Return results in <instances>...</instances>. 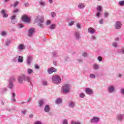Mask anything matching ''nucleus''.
<instances>
[{"label": "nucleus", "mask_w": 124, "mask_h": 124, "mask_svg": "<svg viewBox=\"0 0 124 124\" xmlns=\"http://www.w3.org/2000/svg\"><path fill=\"white\" fill-rule=\"evenodd\" d=\"M31 101V99L29 98L27 99V101L30 102Z\"/></svg>", "instance_id": "61"}, {"label": "nucleus", "mask_w": 124, "mask_h": 124, "mask_svg": "<svg viewBox=\"0 0 124 124\" xmlns=\"http://www.w3.org/2000/svg\"><path fill=\"white\" fill-rule=\"evenodd\" d=\"M12 94H13V97L14 98H15V97L16 96V94H15V93H13Z\"/></svg>", "instance_id": "51"}, {"label": "nucleus", "mask_w": 124, "mask_h": 124, "mask_svg": "<svg viewBox=\"0 0 124 124\" xmlns=\"http://www.w3.org/2000/svg\"><path fill=\"white\" fill-rule=\"evenodd\" d=\"M5 2H7V1H9V0H5Z\"/></svg>", "instance_id": "62"}, {"label": "nucleus", "mask_w": 124, "mask_h": 124, "mask_svg": "<svg viewBox=\"0 0 124 124\" xmlns=\"http://www.w3.org/2000/svg\"><path fill=\"white\" fill-rule=\"evenodd\" d=\"M97 17H99L100 16V13H97L96 14Z\"/></svg>", "instance_id": "53"}, {"label": "nucleus", "mask_w": 124, "mask_h": 124, "mask_svg": "<svg viewBox=\"0 0 124 124\" xmlns=\"http://www.w3.org/2000/svg\"><path fill=\"white\" fill-rule=\"evenodd\" d=\"M22 20L23 22L26 24H30L31 23V17L25 15L22 16Z\"/></svg>", "instance_id": "3"}, {"label": "nucleus", "mask_w": 124, "mask_h": 124, "mask_svg": "<svg viewBox=\"0 0 124 124\" xmlns=\"http://www.w3.org/2000/svg\"><path fill=\"white\" fill-rule=\"evenodd\" d=\"M99 122V118L97 117H94L91 120V123L93 124V123H98Z\"/></svg>", "instance_id": "9"}, {"label": "nucleus", "mask_w": 124, "mask_h": 124, "mask_svg": "<svg viewBox=\"0 0 124 124\" xmlns=\"http://www.w3.org/2000/svg\"><path fill=\"white\" fill-rule=\"evenodd\" d=\"M22 114H23V115H25L26 114V111H22Z\"/></svg>", "instance_id": "56"}, {"label": "nucleus", "mask_w": 124, "mask_h": 124, "mask_svg": "<svg viewBox=\"0 0 124 124\" xmlns=\"http://www.w3.org/2000/svg\"><path fill=\"white\" fill-rule=\"evenodd\" d=\"M52 69H53V72H57V69L54 68H52Z\"/></svg>", "instance_id": "52"}, {"label": "nucleus", "mask_w": 124, "mask_h": 124, "mask_svg": "<svg viewBox=\"0 0 124 124\" xmlns=\"http://www.w3.org/2000/svg\"><path fill=\"white\" fill-rule=\"evenodd\" d=\"M51 24V21L50 20H47L46 22V25H50Z\"/></svg>", "instance_id": "47"}, {"label": "nucleus", "mask_w": 124, "mask_h": 124, "mask_svg": "<svg viewBox=\"0 0 124 124\" xmlns=\"http://www.w3.org/2000/svg\"><path fill=\"white\" fill-rule=\"evenodd\" d=\"M98 65H96V64H93V69H94L95 70H96V69H98Z\"/></svg>", "instance_id": "23"}, {"label": "nucleus", "mask_w": 124, "mask_h": 124, "mask_svg": "<svg viewBox=\"0 0 124 124\" xmlns=\"http://www.w3.org/2000/svg\"><path fill=\"white\" fill-rule=\"evenodd\" d=\"M43 84H44V85H47V81H44L43 82Z\"/></svg>", "instance_id": "58"}, {"label": "nucleus", "mask_w": 124, "mask_h": 124, "mask_svg": "<svg viewBox=\"0 0 124 124\" xmlns=\"http://www.w3.org/2000/svg\"><path fill=\"white\" fill-rule=\"evenodd\" d=\"M85 92L88 93V94H91V93H93V90L90 88H86Z\"/></svg>", "instance_id": "10"}, {"label": "nucleus", "mask_w": 124, "mask_h": 124, "mask_svg": "<svg viewBox=\"0 0 124 124\" xmlns=\"http://www.w3.org/2000/svg\"><path fill=\"white\" fill-rule=\"evenodd\" d=\"M45 112H48L49 111H50V107H49V105H46L45 107Z\"/></svg>", "instance_id": "15"}, {"label": "nucleus", "mask_w": 124, "mask_h": 124, "mask_svg": "<svg viewBox=\"0 0 124 124\" xmlns=\"http://www.w3.org/2000/svg\"><path fill=\"white\" fill-rule=\"evenodd\" d=\"M77 27L78 28V29H81V25H80V24L79 23H77L76 24Z\"/></svg>", "instance_id": "35"}, {"label": "nucleus", "mask_w": 124, "mask_h": 124, "mask_svg": "<svg viewBox=\"0 0 124 124\" xmlns=\"http://www.w3.org/2000/svg\"><path fill=\"white\" fill-rule=\"evenodd\" d=\"M108 89L109 93H113L115 90L114 86H109Z\"/></svg>", "instance_id": "14"}, {"label": "nucleus", "mask_w": 124, "mask_h": 124, "mask_svg": "<svg viewBox=\"0 0 124 124\" xmlns=\"http://www.w3.org/2000/svg\"><path fill=\"white\" fill-rule=\"evenodd\" d=\"M19 4V2L18 1H16L14 3V7H16L17 5Z\"/></svg>", "instance_id": "30"}, {"label": "nucleus", "mask_w": 124, "mask_h": 124, "mask_svg": "<svg viewBox=\"0 0 124 124\" xmlns=\"http://www.w3.org/2000/svg\"><path fill=\"white\" fill-rule=\"evenodd\" d=\"M78 7H79V8H84V7H85V5L84 4V3H80L78 5Z\"/></svg>", "instance_id": "20"}, {"label": "nucleus", "mask_w": 124, "mask_h": 124, "mask_svg": "<svg viewBox=\"0 0 124 124\" xmlns=\"http://www.w3.org/2000/svg\"><path fill=\"white\" fill-rule=\"evenodd\" d=\"M1 34V35H5V34H6V33L5 31H2Z\"/></svg>", "instance_id": "45"}, {"label": "nucleus", "mask_w": 124, "mask_h": 124, "mask_svg": "<svg viewBox=\"0 0 124 124\" xmlns=\"http://www.w3.org/2000/svg\"><path fill=\"white\" fill-rule=\"evenodd\" d=\"M33 33H34V28H31L28 31V35L29 37L32 36Z\"/></svg>", "instance_id": "5"}, {"label": "nucleus", "mask_w": 124, "mask_h": 124, "mask_svg": "<svg viewBox=\"0 0 124 124\" xmlns=\"http://www.w3.org/2000/svg\"><path fill=\"white\" fill-rule=\"evenodd\" d=\"M102 7L99 6L97 7V10H98V11H100V12H101V11H102Z\"/></svg>", "instance_id": "25"}, {"label": "nucleus", "mask_w": 124, "mask_h": 124, "mask_svg": "<svg viewBox=\"0 0 124 124\" xmlns=\"http://www.w3.org/2000/svg\"><path fill=\"white\" fill-rule=\"evenodd\" d=\"M70 90V88L68 84H66L63 87V93H68Z\"/></svg>", "instance_id": "4"}, {"label": "nucleus", "mask_w": 124, "mask_h": 124, "mask_svg": "<svg viewBox=\"0 0 124 124\" xmlns=\"http://www.w3.org/2000/svg\"><path fill=\"white\" fill-rule=\"evenodd\" d=\"M95 31V30L93 29V28L90 27L88 29V32L90 33H93Z\"/></svg>", "instance_id": "11"}, {"label": "nucleus", "mask_w": 124, "mask_h": 124, "mask_svg": "<svg viewBox=\"0 0 124 124\" xmlns=\"http://www.w3.org/2000/svg\"><path fill=\"white\" fill-rule=\"evenodd\" d=\"M25 48V46L23 44H20L18 46V49L19 50H23Z\"/></svg>", "instance_id": "17"}, {"label": "nucleus", "mask_w": 124, "mask_h": 124, "mask_svg": "<svg viewBox=\"0 0 124 124\" xmlns=\"http://www.w3.org/2000/svg\"><path fill=\"white\" fill-rule=\"evenodd\" d=\"M90 78H95V75L93 74H90Z\"/></svg>", "instance_id": "36"}, {"label": "nucleus", "mask_w": 124, "mask_h": 124, "mask_svg": "<svg viewBox=\"0 0 124 124\" xmlns=\"http://www.w3.org/2000/svg\"><path fill=\"white\" fill-rule=\"evenodd\" d=\"M49 1L50 3H52V2H53V0H49Z\"/></svg>", "instance_id": "60"}, {"label": "nucleus", "mask_w": 124, "mask_h": 124, "mask_svg": "<svg viewBox=\"0 0 124 124\" xmlns=\"http://www.w3.org/2000/svg\"><path fill=\"white\" fill-rule=\"evenodd\" d=\"M24 81H27L28 82H31V78L29 77H26L24 76Z\"/></svg>", "instance_id": "16"}, {"label": "nucleus", "mask_w": 124, "mask_h": 124, "mask_svg": "<svg viewBox=\"0 0 124 124\" xmlns=\"http://www.w3.org/2000/svg\"><path fill=\"white\" fill-rule=\"evenodd\" d=\"M123 53L124 54V49L122 50Z\"/></svg>", "instance_id": "63"}, {"label": "nucleus", "mask_w": 124, "mask_h": 124, "mask_svg": "<svg viewBox=\"0 0 124 124\" xmlns=\"http://www.w3.org/2000/svg\"><path fill=\"white\" fill-rule=\"evenodd\" d=\"M34 124H42L41 122H36Z\"/></svg>", "instance_id": "54"}, {"label": "nucleus", "mask_w": 124, "mask_h": 124, "mask_svg": "<svg viewBox=\"0 0 124 124\" xmlns=\"http://www.w3.org/2000/svg\"><path fill=\"white\" fill-rule=\"evenodd\" d=\"M14 81H15V78L13 77L11 78L10 79V82H14Z\"/></svg>", "instance_id": "33"}, {"label": "nucleus", "mask_w": 124, "mask_h": 124, "mask_svg": "<svg viewBox=\"0 0 124 124\" xmlns=\"http://www.w3.org/2000/svg\"><path fill=\"white\" fill-rule=\"evenodd\" d=\"M118 120L119 121H121V120H123V116L122 115L118 116Z\"/></svg>", "instance_id": "37"}, {"label": "nucleus", "mask_w": 124, "mask_h": 124, "mask_svg": "<svg viewBox=\"0 0 124 124\" xmlns=\"http://www.w3.org/2000/svg\"><path fill=\"white\" fill-rule=\"evenodd\" d=\"M83 57H87V54L86 53H84L83 54Z\"/></svg>", "instance_id": "57"}, {"label": "nucleus", "mask_w": 124, "mask_h": 124, "mask_svg": "<svg viewBox=\"0 0 124 124\" xmlns=\"http://www.w3.org/2000/svg\"><path fill=\"white\" fill-rule=\"evenodd\" d=\"M9 88H10V89H12L13 88V84L12 83V82H10Z\"/></svg>", "instance_id": "27"}, {"label": "nucleus", "mask_w": 124, "mask_h": 124, "mask_svg": "<svg viewBox=\"0 0 124 124\" xmlns=\"http://www.w3.org/2000/svg\"><path fill=\"white\" fill-rule=\"evenodd\" d=\"M73 24H74V21H70L69 23V26H72V25H73Z\"/></svg>", "instance_id": "42"}, {"label": "nucleus", "mask_w": 124, "mask_h": 124, "mask_svg": "<svg viewBox=\"0 0 124 124\" xmlns=\"http://www.w3.org/2000/svg\"><path fill=\"white\" fill-rule=\"evenodd\" d=\"M75 36L76 37L77 39H79L80 37V34L78 32L75 33Z\"/></svg>", "instance_id": "24"}, {"label": "nucleus", "mask_w": 124, "mask_h": 124, "mask_svg": "<svg viewBox=\"0 0 124 124\" xmlns=\"http://www.w3.org/2000/svg\"><path fill=\"white\" fill-rule=\"evenodd\" d=\"M79 96L81 98H83L85 97V94L84 93H81L79 94Z\"/></svg>", "instance_id": "29"}, {"label": "nucleus", "mask_w": 124, "mask_h": 124, "mask_svg": "<svg viewBox=\"0 0 124 124\" xmlns=\"http://www.w3.org/2000/svg\"><path fill=\"white\" fill-rule=\"evenodd\" d=\"M30 118H32L33 117V114H31L29 115Z\"/></svg>", "instance_id": "55"}, {"label": "nucleus", "mask_w": 124, "mask_h": 124, "mask_svg": "<svg viewBox=\"0 0 124 124\" xmlns=\"http://www.w3.org/2000/svg\"><path fill=\"white\" fill-rule=\"evenodd\" d=\"M63 124H68L67 120H64V121H63Z\"/></svg>", "instance_id": "43"}, {"label": "nucleus", "mask_w": 124, "mask_h": 124, "mask_svg": "<svg viewBox=\"0 0 124 124\" xmlns=\"http://www.w3.org/2000/svg\"><path fill=\"white\" fill-rule=\"evenodd\" d=\"M24 5H25V6H29L30 4L28 2H27L24 4Z\"/></svg>", "instance_id": "46"}, {"label": "nucleus", "mask_w": 124, "mask_h": 124, "mask_svg": "<svg viewBox=\"0 0 124 124\" xmlns=\"http://www.w3.org/2000/svg\"><path fill=\"white\" fill-rule=\"evenodd\" d=\"M112 46L113 47H117L118 46V44H117V43H113L112 44Z\"/></svg>", "instance_id": "38"}, {"label": "nucleus", "mask_w": 124, "mask_h": 124, "mask_svg": "<svg viewBox=\"0 0 124 124\" xmlns=\"http://www.w3.org/2000/svg\"><path fill=\"white\" fill-rule=\"evenodd\" d=\"M98 60L99 61V62H101V61H102V57L99 56L98 57Z\"/></svg>", "instance_id": "41"}, {"label": "nucleus", "mask_w": 124, "mask_h": 124, "mask_svg": "<svg viewBox=\"0 0 124 124\" xmlns=\"http://www.w3.org/2000/svg\"><path fill=\"white\" fill-rule=\"evenodd\" d=\"M18 62H23V56H19Z\"/></svg>", "instance_id": "21"}, {"label": "nucleus", "mask_w": 124, "mask_h": 124, "mask_svg": "<svg viewBox=\"0 0 124 124\" xmlns=\"http://www.w3.org/2000/svg\"><path fill=\"white\" fill-rule=\"evenodd\" d=\"M120 5H124V1H120L119 2Z\"/></svg>", "instance_id": "39"}, {"label": "nucleus", "mask_w": 124, "mask_h": 124, "mask_svg": "<svg viewBox=\"0 0 124 124\" xmlns=\"http://www.w3.org/2000/svg\"><path fill=\"white\" fill-rule=\"evenodd\" d=\"M69 106H70L71 107H74V103L73 102H71L70 103V104H69Z\"/></svg>", "instance_id": "34"}, {"label": "nucleus", "mask_w": 124, "mask_h": 124, "mask_svg": "<svg viewBox=\"0 0 124 124\" xmlns=\"http://www.w3.org/2000/svg\"><path fill=\"white\" fill-rule=\"evenodd\" d=\"M36 23L39 24L38 25L41 28L43 27V24H42L43 23V18H41L40 16H37V19L34 21V24H36Z\"/></svg>", "instance_id": "2"}, {"label": "nucleus", "mask_w": 124, "mask_h": 124, "mask_svg": "<svg viewBox=\"0 0 124 124\" xmlns=\"http://www.w3.org/2000/svg\"><path fill=\"white\" fill-rule=\"evenodd\" d=\"M25 76H22L21 77H19L18 78V83L19 84H23V81H24Z\"/></svg>", "instance_id": "8"}, {"label": "nucleus", "mask_w": 124, "mask_h": 124, "mask_svg": "<svg viewBox=\"0 0 124 124\" xmlns=\"http://www.w3.org/2000/svg\"><path fill=\"white\" fill-rule=\"evenodd\" d=\"M16 19V15H14L11 16V22L13 24H15V23H17V20Z\"/></svg>", "instance_id": "7"}, {"label": "nucleus", "mask_w": 124, "mask_h": 124, "mask_svg": "<svg viewBox=\"0 0 124 124\" xmlns=\"http://www.w3.org/2000/svg\"><path fill=\"white\" fill-rule=\"evenodd\" d=\"M55 28H56V25H55V24H53V25H50V29L51 30H53V29H55Z\"/></svg>", "instance_id": "32"}, {"label": "nucleus", "mask_w": 124, "mask_h": 124, "mask_svg": "<svg viewBox=\"0 0 124 124\" xmlns=\"http://www.w3.org/2000/svg\"><path fill=\"white\" fill-rule=\"evenodd\" d=\"M52 82L54 84H60L61 83V78L57 75L53 76L52 78Z\"/></svg>", "instance_id": "1"}, {"label": "nucleus", "mask_w": 124, "mask_h": 124, "mask_svg": "<svg viewBox=\"0 0 124 124\" xmlns=\"http://www.w3.org/2000/svg\"><path fill=\"white\" fill-rule=\"evenodd\" d=\"M99 23L100 24H103V20H102V19H100Z\"/></svg>", "instance_id": "50"}, {"label": "nucleus", "mask_w": 124, "mask_h": 124, "mask_svg": "<svg viewBox=\"0 0 124 124\" xmlns=\"http://www.w3.org/2000/svg\"><path fill=\"white\" fill-rule=\"evenodd\" d=\"M43 104H44V101H43V100L39 101V106L40 107H41V106H42V105H43Z\"/></svg>", "instance_id": "18"}, {"label": "nucleus", "mask_w": 124, "mask_h": 124, "mask_svg": "<svg viewBox=\"0 0 124 124\" xmlns=\"http://www.w3.org/2000/svg\"><path fill=\"white\" fill-rule=\"evenodd\" d=\"M121 76H123L122 75H119V77H121Z\"/></svg>", "instance_id": "64"}, {"label": "nucleus", "mask_w": 124, "mask_h": 124, "mask_svg": "<svg viewBox=\"0 0 124 124\" xmlns=\"http://www.w3.org/2000/svg\"><path fill=\"white\" fill-rule=\"evenodd\" d=\"M34 67H35V68H36V69H39V66H38V65H37V64H35Z\"/></svg>", "instance_id": "40"}, {"label": "nucleus", "mask_w": 124, "mask_h": 124, "mask_svg": "<svg viewBox=\"0 0 124 124\" xmlns=\"http://www.w3.org/2000/svg\"><path fill=\"white\" fill-rule=\"evenodd\" d=\"M108 15V13H105L104 17H107Z\"/></svg>", "instance_id": "48"}, {"label": "nucleus", "mask_w": 124, "mask_h": 124, "mask_svg": "<svg viewBox=\"0 0 124 124\" xmlns=\"http://www.w3.org/2000/svg\"><path fill=\"white\" fill-rule=\"evenodd\" d=\"M1 13L2 14L3 18H6V17L8 16V15L5 13V10H2L1 11Z\"/></svg>", "instance_id": "12"}, {"label": "nucleus", "mask_w": 124, "mask_h": 124, "mask_svg": "<svg viewBox=\"0 0 124 124\" xmlns=\"http://www.w3.org/2000/svg\"><path fill=\"white\" fill-rule=\"evenodd\" d=\"M27 72H28V74H31V73H32L33 72V71H32V69H31V68H29L27 70Z\"/></svg>", "instance_id": "19"}, {"label": "nucleus", "mask_w": 124, "mask_h": 124, "mask_svg": "<svg viewBox=\"0 0 124 124\" xmlns=\"http://www.w3.org/2000/svg\"><path fill=\"white\" fill-rule=\"evenodd\" d=\"M52 17H55L56 13H55V12H52Z\"/></svg>", "instance_id": "49"}, {"label": "nucleus", "mask_w": 124, "mask_h": 124, "mask_svg": "<svg viewBox=\"0 0 124 124\" xmlns=\"http://www.w3.org/2000/svg\"><path fill=\"white\" fill-rule=\"evenodd\" d=\"M56 103L57 104H60V103H62V100L61 99H57L56 100Z\"/></svg>", "instance_id": "26"}, {"label": "nucleus", "mask_w": 124, "mask_h": 124, "mask_svg": "<svg viewBox=\"0 0 124 124\" xmlns=\"http://www.w3.org/2000/svg\"><path fill=\"white\" fill-rule=\"evenodd\" d=\"M122 27V23L120 21H117L115 23V28L116 30H120Z\"/></svg>", "instance_id": "6"}, {"label": "nucleus", "mask_w": 124, "mask_h": 124, "mask_svg": "<svg viewBox=\"0 0 124 124\" xmlns=\"http://www.w3.org/2000/svg\"><path fill=\"white\" fill-rule=\"evenodd\" d=\"M19 27H20V28H23V27H24V26H23V24H20Z\"/></svg>", "instance_id": "59"}, {"label": "nucleus", "mask_w": 124, "mask_h": 124, "mask_svg": "<svg viewBox=\"0 0 124 124\" xmlns=\"http://www.w3.org/2000/svg\"><path fill=\"white\" fill-rule=\"evenodd\" d=\"M72 124H81V123H78V122L76 123L75 122H72Z\"/></svg>", "instance_id": "44"}, {"label": "nucleus", "mask_w": 124, "mask_h": 124, "mask_svg": "<svg viewBox=\"0 0 124 124\" xmlns=\"http://www.w3.org/2000/svg\"><path fill=\"white\" fill-rule=\"evenodd\" d=\"M47 72L49 73V74H52V73H53V68L48 69Z\"/></svg>", "instance_id": "22"}, {"label": "nucleus", "mask_w": 124, "mask_h": 124, "mask_svg": "<svg viewBox=\"0 0 124 124\" xmlns=\"http://www.w3.org/2000/svg\"><path fill=\"white\" fill-rule=\"evenodd\" d=\"M40 5H42V6H45V3L42 1H40L39 2Z\"/></svg>", "instance_id": "28"}, {"label": "nucleus", "mask_w": 124, "mask_h": 124, "mask_svg": "<svg viewBox=\"0 0 124 124\" xmlns=\"http://www.w3.org/2000/svg\"><path fill=\"white\" fill-rule=\"evenodd\" d=\"M32 59V57L28 56V59L27 60V63H28V65H30V64H31V62Z\"/></svg>", "instance_id": "13"}, {"label": "nucleus", "mask_w": 124, "mask_h": 124, "mask_svg": "<svg viewBox=\"0 0 124 124\" xmlns=\"http://www.w3.org/2000/svg\"><path fill=\"white\" fill-rule=\"evenodd\" d=\"M19 11H20V10H19V9H16L14 11H13V13H18V12H19Z\"/></svg>", "instance_id": "31"}]
</instances>
